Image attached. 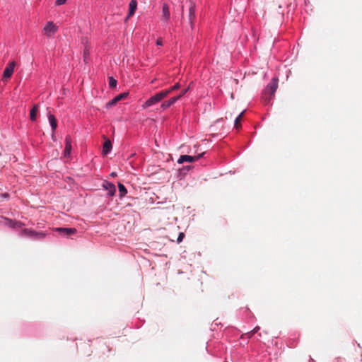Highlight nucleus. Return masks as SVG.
Masks as SVG:
<instances>
[{
	"mask_svg": "<svg viewBox=\"0 0 362 362\" xmlns=\"http://www.w3.org/2000/svg\"><path fill=\"white\" fill-rule=\"evenodd\" d=\"M278 88V78H273L268 83L263 93V99L265 102L269 103L274 97L275 92Z\"/></svg>",
	"mask_w": 362,
	"mask_h": 362,
	"instance_id": "obj_1",
	"label": "nucleus"
},
{
	"mask_svg": "<svg viewBox=\"0 0 362 362\" xmlns=\"http://www.w3.org/2000/svg\"><path fill=\"white\" fill-rule=\"evenodd\" d=\"M168 96V92L160 91L148 99L143 105L144 108L153 105Z\"/></svg>",
	"mask_w": 362,
	"mask_h": 362,
	"instance_id": "obj_2",
	"label": "nucleus"
},
{
	"mask_svg": "<svg viewBox=\"0 0 362 362\" xmlns=\"http://www.w3.org/2000/svg\"><path fill=\"white\" fill-rule=\"evenodd\" d=\"M22 235L32 237L37 239H41L45 237V234L43 233H38L28 228H25L22 231Z\"/></svg>",
	"mask_w": 362,
	"mask_h": 362,
	"instance_id": "obj_3",
	"label": "nucleus"
},
{
	"mask_svg": "<svg viewBox=\"0 0 362 362\" xmlns=\"http://www.w3.org/2000/svg\"><path fill=\"white\" fill-rule=\"evenodd\" d=\"M57 30V27L52 21L48 22L43 29L44 35L51 36Z\"/></svg>",
	"mask_w": 362,
	"mask_h": 362,
	"instance_id": "obj_4",
	"label": "nucleus"
},
{
	"mask_svg": "<svg viewBox=\"0 0 362 362\" xmlns=\"http://www.w3.org/2000/svg\"><path fill=\"white\" fill-rule=\"evenodd\" d=\"M203 154H204V153L199 154L198 156H196L182 155L180 157L177 162L179 163H183L184 162H189V163L194 162V161L199 160L201 157H202Z\"/></svg>",
	"mask_w": 362,
	"mask_h": 362,
	"instance_id": "obj_5",
	"label": "nucleus"
},
{
	"mask_svg": "<svg viewBox=\"0 0 362 362\" xmlns=\"http://www.w3.org/2000/svg\"><path fill=\"white\" fill-rule=\"evenodd\" d=\"M15 66V62H11L7 65L3 74L4 79L9 78L12 76Z\"/></svg>",
	"mask_w": 362,
	"mask_h": 362,
	"instance_id": "obj_6",
	"label": "nucleus"
},
{
	"mask_svg": "<svg viewBox=\"0 0 362 362\" xmlns=\"http://www.w3.org/2000/svg\"><path fill=\"white\" fill-rule=\"evenodd\" d=\"M56 231H58L63 236H70L76 233V229L74 228H57Z\"/></svg>",
	"mask_w": 362,
	"mask_h": 362,
	"instance_id": "obj_7",
	"label": "nucleus"
},
{
	"mask_svg": "<svg viewBox=\"0 0 362 362\" xmlns=\"http://www.w3.org/2000/svg\"><path fill=\"white\" fill-rule=\"evenodd\" d=\"M84 45L83 49V61L87 63L90 55V46L88 45V40L87 37H83L81 40Z\"/></svg>",
	"mask_w": 362,
	"mask_h": 362,
	"instance_id": "obj_8",
	"label": "nucleus"
},
{
	"mask_svg": "<svg viewBox=\"0 0 362 362\" xmlns=\"http://www.w3.org/2000/svg\"><path fill=\"white\" fill-rule=\"evenodd\" d=\"M128 93H122L115 97L112 100H110L107 104L106 106L107 107H110L113 105H115L117 103L120 101L122 99H124L127 97Z\"/></svg>",
	"mask_w": 362,
	"mask_h": 362,
	"instance_id": "obj_9",
	"label": "nucleus"
},
{
	"mask_svg": "<svg viewBox=\"0 0 362 362\" xmlns=\"http://www.w3.org/2000/svg\"><path fill=\"white\" fill-rule=\"evenodd\" d=\"M103 187L108 192V194L110 196H114L116 192V188L114 184L109 182L107 181H105L103 183Z\"/></svg>",
	"mask_w": 362,
	"mask_h": 362,
	"instance_id": "obj_10",
	"label": "nucleus"
},
{
	"mask_svg": "<svg viewBox=\"0 0 362 362\" xmlns=\"http://www.w3.org/2000/svg\"><path fill=\"white\" fill-rule=\"evenodd\" d=\"M71 151V139L70 136L65 138L64 156H69Z\"/></svg>",
	"mask_w": 362,
	"mask_h": 362,
	"instance_id": "obj_11",
	"label": "nucleus"
},
{
	"mask_svg": "<svg viewBox=\"0 0 362 362\" xmlns=\"http://www.w3.org/2000/svg\"><path fill=\"white\" fill-rule=\"evenodd\" d=\"M137 8V0H131L129 5V13L127 18H129L132 17Z\"/></svg>",
	"mask_w": 362,
	"mask_h": 362,
	"instance_id": "obj_12",
	"label": "nucleus"
},
{
	"mask_svg": "<svg viewBox=\"0 0 362 362\" xmlns=\"http://www.w3.org/2000/svg\"><path fill=\"white\" fill-rule=\"evenodd\" d=\"M180 100V97H173L171 98L170 100L165 101L161 104V107L163 109H167L170 107L172 105H173L176 101Z\"/></svg>",
	"mask_w": 362,
	"mask_h": 362,
	"instance_id": "obj_13",
	"label": "nucleus"
},
{
	"mask_svg": "<svg viewBox=\"0 0 362 362\" xmlns=\"http://www.w3.org/2000/svg\"><path fill=\"white\" fill-rule=\"evenodd\" d=\"M38 111H39V105L38 104L34 105L30 112V119L31 121L34 122L36 120L37 114Z\"/></svg>",
	"mask_w": 362,
	"mask_h": 362,
	"instance_id": "obj_14",
	"label": "nucleus"
},
{
	"mask_svg": "<svg viewBox=\"0 0 362 362\" xmlns=\"http://www.w3.org/2000/svg\"><path fill=\"white\" fill-rule=\"evenodd\" d=\"M162 13H163L162 19L165 20L166 21H168L170 19V14L169 7L165 4H164L163 5Z\"/></svg>",
	"mask_w": 362,
	"mask_h": 362,
	"instance_id": "obj_15",
	"label": "nucleus"
},
{
	"mask_svg": "<svg viewBox=\"0 0 362 362\" xmlns=\"http://www.w3.org/2000/svg\"><path fill=\"white\" fill-rule=\"evenodd\" d=\"M111 149H112V143H111L110 140L107 139L103 144V154L107 155V153H109L110 152Z\"/></svg>",
	"mask_w": 362,
	"mask_h": 362,
	"instance_id": "obj_16",
	"label": "nucleus"
},
{
	"mask_svg": "<svg viewBox=\"0 0 362 362\" xmlns=\"http://www.w3.org/2000/svg\"><path fill=\"white\" fill-rule=\"evenodd\" d=\"M48 119L52 127V132H54L57 127V122L55 117L50 112L48 113Z\"/></svg>",
	"mask_w": 362,
	"mask_h": 362,
	"instance_id": "obj_17",
	"label": "nucleus"
},
{
	"mask_svg": "<svg viewBox=\"0 0 362 362\" xmlns=\"http://www.w3.org/2000/svg\"><path fill=\"white\" fill-rule=\"evenodd\" d=\"M195 6L192 2H190V6L189 8V19L191 23H192V21L195 16Z\"/></svg>",
	"mask_w": 362,
	"mask_h": 362,
	"instance_id": "obj_18",
	"label": "nucleus"
},
{
	"mask_svg": "<svg viewBox=\"0 0 362 362\" xmlns=\"http://www.w3.org/2000/svg\"><path fill=\"white\" fill-rule=\"evenodd\" d=\"M118 189H119L120 197H123L127 194V190L126 187H124V185H122V183L118 184Z\"/></svg>",
	"mask_w": 362,
	"mask_h": 362,
	"instance_id": "obj_19",
	"label": "nucleus"
},
{
	"mask_svg": "<svg viewBox=\"0 0 362 362\" xmlns=\"http://www.w3.org/2000/svg\"><path fill=\"white\" fill-rule=\"evenodd\" d=\"M245 110H243L237 117L236 119H235V127L236 129H238L240 127L241 124H240V120L242 119V117H243L244 114H245Z\"/></svg>",
	"mask_w": 362,
	"mask_h": 362,
	"instance_id": "obj_20",
	"label": "nucleus"
},
{
	"mask_svg": "<svg viewBox=\"0 0 362 362\" xmlns=\"http://www.w3.org/2000/svg\"><path fill=\"white\" fill-rule=\"evenodd\" d=\"M180 87V83H177L176 84H175L173 86H172L169 89L165 90L163 91L164 92H168V95L172 91L179 89Z\"/></svg>",
	"mask_w": 362,
	"mask_h": 362,
	"instance_id": "obj_21",
	"label": "nucleus"
},
{
	"mask_svg": "<svg viewBox=\"0 0 362 362\" xmlns=\"http://www.w3.org/2000/svg\"><path fill=\"white\" fill-rule=\"evenodd\" d=\"M109 86L111 88H114L117 86V81L113 77H109Z\"/></svg>",
	"mask_w": 362,
	"mask_h": 362,
	"instance_id": "obj_22",
	"label": "nucleus"
},
{
	"mask_svg": "<svg viewBox=\"0 0 362 362\" xmlns=\"http://www.w3.org/2000/svg\"><path fill=\"white\" fill-rule=\"evenodd\" d=\"M189 89V88L188 87V88L182 90V92L180 93V94L178 95L177 97H180V99L184 95H185L187 93Z\"/></svg>",
	"mask_w": 362,
	"mask_h": 362,
	"instance_id": "obj_23",
	"label": "nucleus"
},
{
	"mask_svg": "<svg viewBox=\"0 0 362 362\" xmlns=\"http://www.w3.org/2000/svg\"><path fill=\"white\" fill-rule=\"evenodd\" d=\"M184 237H185V234L183 233H180L177 239V242L178 243H181L182 241V239L184 238Z\"/></svg>",
	"mask_w": 362,
	"mask_h": 362,
	"instance_id": "obj_24",
	"label": "nucleus"
},
{
	"mask_svg": "<svg viewBox=\"0 0 362 362\" xmlns=\"http://www.w3.org/2000/svg\"><path fill=\"white\" fill-rule=\"evenodd\" d=\"M67 0H57L55 4L57 6H61L66 2Z\"/></svg>",
	"mask_w": 362,
	"mask_h": 362,
	"instance_id": "obj_25",
	"label": "nucleus"
},
{
	"mask_svg": "<svg viewBox=\"0 0 362 362\" xmlns=\"http://www.w3.org/2000/svg\"><path fill=\"white\" fill-rule=\"evenodd\" d=\"M259 326H256L252 330V334H254L255 333H257L259 330Z\"/></svg>",
	"mask_w": 362,
	"mask_h": 362,
	"instance_id": "obj_26",
	"label": "nucleus"
},
{
	"mask_svg": "<svg viewBox=\"0 0 362 362\" xmlns=\"http://www.w3.org/2000/svg\"><path fill=\"white\" fill-rule=\"evenodd\" d=\"M13 227H21L22 226V223L20 222H15L12 223L11 225Z\"/></svg>",
	"mask_w": 362,
	"mask_h": 362,
	"instance_id": "obj_27",
	"label": "nucleus"
},
{
	"mask_svg": "<svg viewBox=\"0 0 362 362\" xmlns=\"http://www.w3.org/2000/svg\"><path fill=\"white\" fill-rule=\"evenodd\" d=\"M156 44H157V45H159V46L163 45V40H162V39L161 38L158 39L157 41H156Z\"/></svg>",
	"mask_w": 362,
	"mask_h": 362,
	"instance_id": "obj_28",
	"label": "nucleus"
},
{
	"mask_svg": "<svg viewBox=\"0 0 362 362\" xmlns=\"http://www.w3.org/2000/svg\"><path fill=\"white\" fill-rule=\"evenodd\" d=\"M8 197V194L4 193V194H0V197Z\"/></svg>",
	"mask_w": 362,
	"mask_h": 362,
	"instance_id": "obj_29",
	"label": "nucleus"
},
{
	"mask_svg": "<svg viewBox=\"0 0 362 362\" xmlns=\"http://www.w3.org/2000/svg\"><path fill=\"white\" fill-rule=\"evenodd\" d=\"M247 335V337L250 338L251 337L253 334H252V331L250 332H248L247 334H246Z\"/></svg>",
	"mask_w": 362,
	"mask_h": 362,
	"instance_id": "obj_30",
	"label": "nucleus"
},
{
	"mask_svg": "<svg viewBox=\"0 0 362 362\" xmlns=\"http://www.w3.org/2000/svg\"><path fill=\"white\" fill-rule=\"evenodd\" d=\"M110 175L112 176V177H115V176H116V173H112Z\"/></svg>",
	"mask_w": 362,
	"mask_h": 362,
	"instance_id": "obj_31",
	"label": "nucleus"
}]
</instances>
